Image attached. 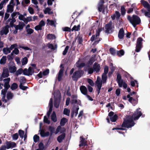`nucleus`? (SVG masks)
I'll return each mask as SVG.
<instances>
[{"instance_id":"nucleus-1","label":"nucleus","mask_w":150,"mask_h":150,"mask_svg":"<svg viewBox=\"0 0 150 150\" xmlns=\"http://www.w3.org/2000/svg\"><path fill=\"white\" fill-rule=\"evenodd\" d=\"M142 115V113L141 111H139L137 109L132 116H130V117L128 119L126 120L125 119L124 120L121 127L128 128L132 127L135 124L133 120H137Z\"/></svg>"},{"instance_id":"nucleus-2","label":"nucleus","mask_w":150,"mask_h":150,"mask_svg":"<svg viewBox=\"0 0 150 150\" xmlns=\"http://www.w3.org/2000/svg\"><path fill=\"white\" fill-rule=\"evenodd\" d=\"M127 18L134 28L136 27L137 25L141 23V19L137 15H133L131 17L129 15L127 16Z\"/></svg>"},{"instance_id":"nucleus-3","label":"nucleus","mask_w":150,"mask_h":150,"mask_svg":"<svg viewBox=\"0 0 150 150\" xmlns=\"http://www.w3.org/2000/svg\"><path fill=\"white\" fill-rule=\"evenodd\" d=\"M84 71L82 69H78L73 74L72 76V80L75 81H77L84 74Z\"/></svg>"},{"instance_id":"nucleus-4","label":"nucleus","mask_w":150,"mask_h":150,"mask_svg":"<svg viewBox=\"0 0 150 150\" xmlns=\"http://www.w3.org/2000/svg\"><path fill=\"white\" fill-rule=\"evenodd\" d=\"M143 40V39L141 37H139L137 38L135 50L136 52H139L141 50L143 47L142 41Z\"/></svg>"},{"instance_id":"nucleus-5","label":"nucleus","mask_w":150,"mask_h":150,"mask_svg":"<svg viewBox=\"0 0 150 150\" xmlns=\"http://www.w3.org/2000/svg\"><path fill=\"white\" fill-rule=\"evenodd\" d=\"M105 28L106 33H110L112 32V22L111 21H110L108 23L105 25Z\"/></svg>"},{"instance_id":"nucleus-6","label":"nucleus","mask_w":150,"mask_h":150,"mask_svg":"<svg viewBox=\"0 0 150 150\" xmlns=\"http://www.w3.org/2000/svg\"><path fill=\"white\" fill-rule=\"evenodd\" d=\"M96 83V85L97 86L96 91L97 92L98 95L100 92V90L102 86V82H100V80H98V78Z\"/></svg>"},{"instance_id":"nucleus-7","label":"nucleus","mask_w":150,"mask_h":150,"mask_svg":"<svg viewBox=\"0 0 150 150\" xmlns=\"http://www.w3.org/2000/svg\"><path fill=\"white\" fill-rule=\"evenodd\" d=\"M7 149H8L10 148H12L16 146V144L14 142L7 141L6 143Z\"/></svg>"},{"instance_id":"nucleus-8","label":"nucleus","mask_w":150,"mask_h":150,"mask_svg":"<svg viewBox=\"0 0 150 150\" xmlns=\"http://www.w3.org/2000/svg\"><path fill=\"white\" fill-rule=\"evenodd\" d=\"M10 27L8 25H6L2 28L0 34L1 35H3L4 34L6 35L9 32V28Z\"/></svg>"},{"instance_id":"nucleus-9","label":"nucleus","mask_w":150,"mask_h":150,"mask_svg":"<svg viewBox=\"0 0 150 150\" xmlns=\"http://www.w3.org/2000/svg\"><path fill=\"white\" fill-rule=\"evenodd\" d=\"M93 68L95 72H96V73H98L99 72L101 68L100 64L98 63L97 62L94 63Z\"/></svg>"},{"instance_id":"nucleus-10","label":"nucleus","mask_w":150,"mask_h":150,"mask_svg":"<svg viewBox=\"0 0 150 150\" xmlns=\"http://www.w3.org/2000/svg\"><path fill=\"white\" fill-rule=\"evenodd\" d=\"M81 60L79 59L76 63L75 65L78 69H81L83 67L86 66V64L84 62L80 63Z\"/></svg>"},{"instance_id":"nucleus-11","label":"nucleus","mask_w":150,"mask_h":150,"mask_svg":"<svg viewBox=\"0 0 150 150\" xmlns=\"http://www.w3.org/2000/svg\"><path fill=\"white\" fill-rule=\"evenodd\" d=\"M85 139L83 137V136L80 137V144L79 146L80 147L81 146H85L87 145V143L86 141H85Z\"/></svg>"},{"instance_id":"nucleus-12","label":"nucleus","mask_w":150,"mask_h":150,"mask_svg":"<svg viewBox=\"0 0 150 150\" xmlns=\"http://www.w3.org/2000/svg\"><path fill=\"white\" fill-rule=\"evenodd\" d=\"M120 16V13L118 11H116L114 14L111 16V18L112 20H115L116 17V19L118 20L119 19Z\"/></svg>"},{"instance_id":"nucleus-13","label":"nucleus","mask_w":150,"mask_h":150,"mask_svg":"<svg viewBox=\"0 0 150 150\" xmlns=\"http://www.w3.org/2000/svg\"><path fill=\"white\" fill-rule=\"evenodd\" d=\"M9 76V71L7 68H4L3 69V72L1 75L2 77L3 78L8 77Z\"/></svg>"},{"instance_id":"nucleus-14","label":"nucleus","mask_w":150,"mask_h":150,"mask_svg":"<svg viewBox=\"0 0 150 150\" xmlns=\"http://www.w3.org/2000/svg\"><path fill=\"white\" fill-rule=\"evenodd\" d=\"M125 35V32L123 28H121L119 30L118 34V37L119 39H123Z\"/></svg>"},{"instance_id":"nucleus-15","label":"nucleus","mask_w":150,"mask_h":150,"mask_svg":"<svg viewBox=\"0 0 150 150\" xmlns=\"http://www.w3.org/2000/svg\"><path fill=\"white\" fill-rule=\"evenodd\" d=\"M60 103V98L59 97H54V105L56 108H58L59 106Z\"/></svg>"},{"instance_id":"nucleus-16","label":"nucleus","mask_w":150,"mask_h":150,"mask_svg":"<svg viewBox=\"0 0 150 150\" xmlns=\"http://www.w3.org/2000/svg\"><path fill=\"white\" fill-rule=\"evenodd\" d=\"M127 98H129L128 99V101L132 104H137V100L133 98L132 97H130V95L128 94L127 95Z\"/></svg>"},{"instance_id":"nucleus-17","label":"nucleus","mask_w":150,"mask_h":150,"mask_svg":"<svg viewBox=\"0 0 150 150\" xmlns=\"http://www.w3.org/2000/svg\"><path fill=\"white\" fill-rule=\"evenodd\" d=\"M81 93L83 95H86L87 94V90L86 88L84 86H81L80 88Z\"/></svg>"},{"instance_id":"nucleus-18","label":"nucleus","mask_w":150,"mask_h":150,"mask_svg":"<svg viewBox=\"0 0 150 150\" xmlns=\"http://www.w3.org/2000/svg\"><path fill=\"white\" fill-rule=\"evenodd\" d=\"M65 136L66 134L65 133H62V134L58 137L57 141L59 143H61L65 138Z\"/></svg>"},{"instance_id":"nucleus-19","label":"nucleus","mask_w":150,"mask_h":150,"mask_svg":"<svg viewBox=\"0 0 150 150\" xmlns=\"http://www.w3.org/2000/svg\"><path fill=\"white\" fill-rule=\"evenodd\" d=\"M40 135L41 137H45L48 136L50 135V133L48 132H45L43 129H42L40 130Z\"/></svg>"},{"instance_id":"nucleus-20","label":"nucleus","mask_w":150,"mask_h":150,"mask_svg":"<svg viewBox=\"0 0 150 150\" xmlns=\"http://www.w3.org/2000/svg\"><path fill=\"white\" fill-rule=\"evenodd\" d=\"M64 70V67H62V69H61L59 71L58 76L57 79L59 81H60L62 80V77L63 74Z\"/></svg>"},{"instance_id":"nucleus-21","label":"nucleus","mask_w":150,"mask_h":150,"mask_svg":"<svg viewBox=\"0 0 150 150\" xmlns=\"http://www.w3.org/2000/svg\"><path fill=\"white\" fill-rule=\"evenodd\" d=\"M14 6H12V5L8 4L7 6V9L6 11L7 13L12 12L13 11V8Z\"/></svg>"},{"instance_id":"nucleus-22","label":"nucleus","mask_w":150,"mask_h":150,"mask_svg":"<svg viewBox=\"0 0 150 150\" xmlns=\"http://www.w3.org/2000/svg\"><path fill=\"white\" fill-rule=\"evenodd\" d=\"M107 79V74L103 73L102 75V81L100 82H102V83H105L106 82Z\"/></svg>"},{"instance_id":"nucleus-23","label":"nucleus","mask_w":150,"mask_h":150,"mask_svg":"<svg viewBox=\"0 0 150 150\" xmlns=\"http://www.w3.org/2000/svg\"><path fill=\"white\" fill-rule=\"evenodd\" d=\"M94 62V61L93 60V58H91L87 62L86 64V66L88 67H90L93 64Z\"/></svg>"},{"instance_id":"nucleus-24","label":"nucleus","mask_w":150,"mask_h":150,"mask_svg":"<svg viewBox=\"0 0 150 150\" xmlns=\"http://www.w3.org/2000/svg\"><path fill=\"white\" fill-rule=\"evenodd\" d=\"M51 120L54 122H56L57 121V120L55 112L53 111L51 115Z\"/></svg>"},{"instance_id":"nucleus-25","label":"nucleus","mask_w":150,"mask_h":150,"mask_svg":"<svg viewBox=\"0 0 150 150\" xmlns=\"http://www.w3.org/2000/svg\"><path fill=\"white\" fill-rule=\"evenodd\" d=\"M20 23L21 24L18 25H15V27H16V28H17L18 30H22L25 25L24 23L23 22H20Z\"/></svg>"},{"instance_id":"nucleus-26","label":"nucleus","mask_w":150,"mask_h":150,"mask_svg":"<svg viewBox=\"0 0 150 150\" xmlns=\"http://www.w3.org/2000/svg\"><path fill=\"white\" fill-rule=\"evenodd\" d=\"M26 79L25 77L23 76L21 77L19 80L20 84H25L26 83Z\"/></svg>"},{"instance_id":"nucleus-27","label":"nucleus","mask_w":150,"mask_h":150,"mask_svg":"<svg viewBox=\"0 0 150 150\" xmlns=\"http://www.w3.org/2000/svg\"><path fill=\"white\" fill-rule=\"evenodd\" d=\"M51 9L49 7L46 8L44 11V13L46 14L47 13L49 15L52 14H53L52 11H50Z\"/></svg>"},{"instance_id":"nucleus-28","label":"nucleus","mask_w":150,"mask_h":150,"mask_svg":"<svg viewBox=\"0 0 150 150\" xmlns=\"http://www.w3.org/2000/svg\"><path fill=\"white\" fill-rule=\"evenodd\" d=\"M67 121V120L66 118L65 117L62 118L61 119L60 122V125L62 126H64Z\"/></svg>"},{"instance_id":"nucleus-29","label":"nucleus","mask_w":150,"mask_h":150,"mask_svg":"<svg viewBox=\"0 0 150 150\" xmlns=\"http://www.w3.org/2000/svg\"><path fill=\"white\" fill-rule=\"evenodd\" d=\"M13 93L11 91H8L6 97L8 100L11 99L13 97Z\"/></svg>"},{"instance_id":"nucleus-30","label":"nucleus","mask_w":150,"mask_h":150,"mask_svg":"<svg viewBox=\"0 0 150 150\" xmlns=\"http://www.w3.org/2000/svg\"><path fill=\"white\" fill-rule=\"evenodd\" d=\"M141 3L142 4L144 7L146 8L149 6H150V5L147 2L144 0H141Z\"/></svg>"},{"instance_id":"nucleus-31","label":"nucleus","mask_w":150,"mask_h":150,"mask_svg":"<svg viewBox=\"0 0 150 150\" xmlns=\"http://www.w3.org/2000/svg\"><path fill=\"white\" fill-rule=\"evenodd\" d=\"M3 53L5 54H7L8 53L11 52V50H10L9 48L4 47L3 49Z\"/></svg>"},{"instance_id":"nucleus-32","label":"nucleus","mask_w":150,"mask_h":150,"mask_svg":"<svg viewBox=\"0 0 150 150\" xmlns=\"http://www.w3.org/2000/svg\"><path fill=\"white\" fill-rule=\"evenodd\" d=\"M118 116L117 114L114 115L111 117H110V119L112 122H115L117 120Z\"/></svg>"},{"instance_id":"nucleus-33","label":"nucleus","mask_w":150,"mask_h":150,"mask_svg":"<svg viewBox=\"0 0 150 150\" xmlns=\"http://www.w3.org/2000/svg\"><path fill=\"white\" fill-rule=\"evenodd\" d=\"M98 9L99 12H102V13L104 14L105 8L104 6H98Z\"/></svg>"},{"instance_id":"nucleus-34","label":"nucleus","mask_w":150,"mask_h":150,"mask_svg":"<svg viewBox=\"0 0 150 150\" xmlns=\"http://www.w3.org/2000/svg\"><path fill=\"white\" fill-rule=\"evenodd\" d=\"M39 148L36 150H43L45 148V146L43 144L40 142L38 145Z\"/></svg>"},{"instance_id":"nucleus-35","label":"nucleus","mask_w":150,"mask_h":150,"mask_svg":"<svg viewBox=\"0 0 150 150\" xmlns=\"http://www.w3.org/2000/svg\"><path fill=\"white\" fill-rule=\"evenodd\" d=\"M6 56H3L0 60L1 64H4L6 62Z\"/></svg>"},{"instance_id":"nucleus-36","label":"nucleus","mask_w":150,"mask_h":150,"mask_svg":"<svg viewBox=\"0 0 150 150\" xmlns=\"http://www.w3.org/2000/svg\"><path fill=\"white\" fill-rule=\"evenodd\" d=\"M18 87V84L15 83H13L11 85V89L12 90H15Z\"/></svg>"},{"instance_id":"nucleus-37","label":"nucleus","mask_w":150,"mask_h":150,"mask_svg":"<svg viewBox=\"0 0 150 150\" xmlns=\"http://www.w3.org/2000/svg\"><path fill=\"white\" fill-rule=\"evenodd\" d=\"M16 20L15 18H11V21L10 22L9 24L10 27H15V24H14V23L16 22Z\"/></svg>"},{"instance_id":"nucleus-38","label":"nucleus","mask_w":150,"mask_h":150,"mask_svg":"<svg viewBox=\"0 0 150 150\" xmlns=\"http://www.w3.org/2000/svg\"><path fill=\"white\" fill-rule=\"evenodd\" d=\"M80 25H78L77 26L75 25L71 29V31H73L74 30L76 31H78L80 30Z\"/></svg>"},{"instance_id":"nucleus-39","label":"nucleus","mask_w":150,"mask_h":150,"mask_svg":"<svg viewBox=\"0 0 150 150\" xmlns=\"http://www.w3.org/2000/svg\"><path fill=\"white\" fill-rule=\"evenodd\" d=\"M16 70V67H11L9 68V70L10 73H13L15 72Z\"/></svg>"},{"instance_id":"nucleus-40","label":"nucleus","mask_w":150,"mask_h":150,"mask_svg":"<svg viewBox=\"0 0 150 150\" xmlns=\"http://www.w3.org/2000/svg\"><path fill=\"white\" fill-rule=\"evenodd\" d=\"M28 73L29 76L32 75V74L34 73V71L33 68L31 67H29L28 69Z\"/></svg>"},{"instance_id":"nucleus-41","label":"nucleus","mask_w":150,"mask_h":150,"mask_svg":"<svg viewBox=\"0 0 150 150\" xmlns=\"http://www.w3.org/2000/svg\"><path fill=\"white\" fill-rule=\"evenodd\" d=\"M55 36L54 35L52 34H49L47 37V38L48 39L52 40L55 38Z\"/></svg>"},{"instance_id":"nucleus-42","label":"nucleus","mask_w":150,"mask_h":150,"mask_svg":"<svg viewBox=\"0 0 150 150\" xmlns=\"http://www.w3.org/2000/svg\"><path fill=\"white\" fill-rule=\"evenodd\" d=\"M102 30V28H99L96 31V39L98 38V37L99 36L100 32Z\"/></svg>"},{"instance_id":"nucleus-43","label":"nucleus","mask_w":150,"mask_h":150,"mask_svg":"<svg viewBox=\"0 0 150 150\" xmlns=\"http://www.w3.org/2000/svg\"><path fill=\"white\" fill-rule=\"evenodd\" d=\"M70 110L67 108H65L63 111V114L67 116L69 115Z\"/></svg>"},{"instance_id":"nucleus-44","label":"nucleus","mask_w":150,"mask_h":150,"mask_svg":"<svg viewBox=\"0 0 150 150\" xmlns=\"http://www.w3.org/2000/svg\"><path fill=\"white\" fill-rule=\"evenodd\" d=\"M49 130L50 132V135H52L53 133H54L55 128L54 127L50 126L49 127Z\"/></svg>"},{"instance_id":"nucleus-45","label":"nucleus","mask_w":150,"mask_h":150,"mask_svg":"<svg viewBox=\"0 0 150 150\" xmlns=\"http://www.w3.org/2000/svg\"><path fill=\"white\" fill-rule=\"evenodd\" d=\"M120 10L122 15H124L126 13V10L125 7L123 6H121Z\"/></svg>"},{"instance_id":"nucleus-46","label":"nucleus","mask_w":150,"mask_h":150,"mask_svg":"<svg viewBox=\"0 0 150 150\" xmlns=\"http://www.w3.org/2000/svg\"><path fill=\"white\" fill-rule=\"evenodd\" d=\"M28 62V59L27 57H25L22 60V64L23 65L26 64Z\"/></svg>"},{"instance_id":"nucleus-47","label":"nucleus","mask_w":150,"mask_h":150,"mask_svg":"<svg viewBox=\"0 0 150 150\" xmlns=\"http://www.w3.org/2000/svg\"><path fill=\"white\" fill-rule=\"evenodd\" d=\"M76 13L77 12L76 11L74 12L71 16L72 18L73 19H74V20L77 18L80 14V13L77 14Z\"/></svg>"},{"instance_id":"nucleus-48","label":"nucleus","mask_w":150,"mask_h":150,"mask_svg":"<svg viewBox=\"0 0 150 150\" xmlns=\"http://www.w3.org/2000/svg\"><path fill=\"white\" fill-rule=\"evenodd\" d=\"M18 132L20 137L22 139L23 138V135L24 134V132L22 130H19Z\"/></svg>"},{"instance_id":"nucleus-49","label":"nucleus","mask_w":150,"mask_h":150,"mask_svg":"<svg viewBox=\"0 0 150 150\" xmlns=\"http://www.w3.org/2000/svg\"><path fill=\"white\" fill-rule=\"evenodd\" d=\"M23 72V70L22 68H20L17 70L16 73V75L17 76L21 74Z\"/></svg>"},{"instance_id":"nucleus-50","label":"nucleus","mask_w":150,"mask_h":150,"mask_svg":"<svg viewBox=\"0 0 150 150\" xmlns=\"http://www.w3.org/2000/svg\"><path fill=\"white\" fill-rule=\"evenodd\" d=\"M30 2L29 0H23L21 2L22 5L23 6H25V4H29Z\"/></svg>"},{"instance_id":"nucleus-51","label":"nucleus","mask_w":150,"mask_h":150,"mask_svg":"<svg viewBox=\"0 0 150 150\" xmlns=\"http://www.w3.org/2000/svg\"><path fill=\"white\" fill-rule=\"evenodd\" d=\"M24 84H20L19 85V88L25 91L28 88V87L27 86H23Z\"/></svg>"},{"instance_id":"nucleus-52","label":"nucleus","mask_w":150,"mask_h":150,"mask_svg":"<svg viewBox=\"0 0 150 150\" xmlns=\"http://www.w3.org/2000/svg\"><path fill=\"white\" fill-rule=\"evenodd\" d=\"M88 68L87 69L88 73L89 74H93L94 71L93 68L92 67H88Z\"/></svg>"},{"instance_id":"nucleus-53","label":"nucleus","mask_w":150,"mask_h":150,"mask_svg":"<svg viewBox=\"0 0 150 150\" xmlns=\"http://www.w3.org/2000/svg\"><path fill=\"white\" fill-rule=\"evenodd\" d=\"M109 51L110 54L112 55H115L116 53L115 50L112 47L110 48Z\"/></svg>"},{"instance_id":"nucleus-54","label":"nucleus","mask_w":150,"mask_h":150,"mask_svg":"<svg viewBox=\"0 0 150 150\" xmlns=\"http://www.w3.org/2000/svg\"><path fill=\"white\" fill-rule=\"evenodd\" d=\"M109 71V67L108 66L105 65L104 67V71L103 74H107Z\"/></svg>"},{"instance_id":"nucleus-55","label":"nucleus","mask_w":150,"mask_h":150,"mask_svg":"<svg viewBox=\"0 0 150 150\" xmlns=\"http://www.w3.org/2000/svg\"><path fill=\"white\" fill-rule=\"evenodd\" d=\"M121 80H123L122 79V76L121 74L118 73L117 75V77L116 79V81L117 82L121 81Z\"/></svg>"},{"instance_id":"nucleus-56","label":"nucleus","mask_w":150,"mask_h":150,"mask_svg":"<svg viewBox=\"0 0 150 150\" xmlns=\"http://www.w3.org/2000/svg\"><path fill=\"white\" fill-rule=\"evenodd\" d=\"M134 4H132L131 5V8H129L128 9L127 12L128 13H132L133 11V8H134Z\"/></svg>"},{"instance_id":"nucleus-57","label":"nucleus","mask_w":150,"mask_h":150,"mask_svg":"<svg viewBox=\"0 0 150 150\" xmlns=\"http://www.w3.org/2000/svg\"><path fill=\"white\" fill-rule=\"evenodd\" d=\"M39 137L37 134L35 135L33 137L34 141L36 143L39 140Z\"/></svg>"},{"instance_id":"nucleus-58","label":"nucleus","mask_w":150,"mask_h":150,"mask_svg":"<svg viewBox=\"0 0 150 150\" xmlns=\"http://www.w3.org/2000/svg\"><path fill=\"white\" fill-rule=\"evenodd\" d=\"M47 23L49 25H53L54 24V21L53 20H50L49 19H48L47 20Z\"/></svg>"},{"instance_id":"nucleus-59","label":"nucleus","mask_w":150,"mask_h":150,"mask_svg":"<svg viewBox=\"0 0 150 150\" xmlns=\"http://www.w3.org/2000/svg\"><path fill=\"white\" fill-rule=\"evenodd\" d=\"M4 87L5 89L6 90H8L10 87V86L9 83H4Z\"/></svg>"},{"instance_id":"nucleus-60","label":"nucleus","mask_w":150,"mask_h":150,"mask_svg":"<svg viewBox=\"0 0 150 150\" xmlns=\"http://www.w3.org/2000/svg\"><path fill=\"white\" fill-rule=\"evenodd\" d=\"M69 47L68 46H67L64 49V50L63 52H62L63 55H65L67 54V51H68V50L69 48Z\"/></svg>"},{"instance_id":"nucleus-61","label":"nucleus","mask_w":150,"mask_h":150,"mask_svg":"<svg viewBox=\"0 0 150 150\" xmlns=\"http://www.w3.org/2000/svg\"><path fill=\"white\" fill-rule=\"evenodd\" d=\"M87 81L88 83L91 86H94V83L92 79H87Z\"/></svg>"},{"instance_id":"nucleus-62","label":"nucleus","mask_w":150,"mask_h":150,"mask_svg":"<svg viewBox=\"0 0 150 150\" xmlns=\"http://www.w3.org/2000/svg\"><path fill=\"white\" fill-rule=\"evenodd\" d=\"M117 54L118 56H120H120H122L124 54V51L122 50H121L119 51H117Z\"/></svg>"},{"instance_id":"nucleus-63","label":"nucleus","mask_w":150,"mask_h":150,"mask_svg":"<svg viewBox=\"0 0 150 150\" xmlns=\"http://www.w3.org/2000/svg\"><path fill=\"white\" fill-rule=\"evenodd\" d=\"M44 122L48 124H50V121L48 120V118L46 116H45L44 117Z\"/></svg>"},{"instance_id":"nucleus-64","label":"nucleus","mask_w":150,"mask_h":150,"mask_svg":"<svg viewBox=\"0 0 150 150\" xmlns=\"http://www.w3.org/2000/svg\"><path fill=\"white\" fill-rule=\"evenodd\" d=\"M26 32L28 34H31L33 32L34 30L31 28H28L26 30Z\"/></svg>"}]
</instances>
